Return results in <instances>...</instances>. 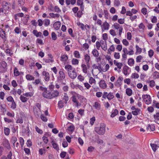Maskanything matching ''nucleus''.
Returning <instances> with one entry per match:
<instances>
[{
    "mask_svg": "<svg viewBox=\"0 0 159 159\" xmlns=\"http://www.w3.org/2000/svg\"><path fill=\"white\" fill-rule=\"evenodd\" d=\"M106 126L104 124H101L100 127H96L95 128V131L98 134L103 135L105 132Z\"/></svg>",
    "mask_w": 159,
    "mask_h": 159,
    "instance_id": "f257e3e1",
    "label": "nucleus"
},
{
    "mask_svg": "<svg viewBox=\"0 0 159 159\" xmlns=\"http://www.w3.org/2000/svg\"><path fill=\"white\" fill-rule=\"evenodd\" d=\"M59 94V92L57 91H54L52 92L49 91L48 94H47L46 98L50 99H52L58 96Z\"/></svg>",
    "mask_w": 159,
    "mask_h": 159,
    "instance_id": "f03ea898",
    "label": "nucleus"
},
{
    "mask_svg": "<svg viewBox=\"0 0 159 159\" xmlns=\"http://www.w3.org/2000/svg\"><path fill=\"white\" fill-rule=\"evenodd\" d=\"M59 75L57 78V80L58 82L61 83L65 79V74L63 71L61 70L59 71Z\"/></svg>",
    "mask_w": 159,
    "mask_h": 159,
    "instance_id": "7ed1b4c3",
    "label": "nucleus"
},
{
    "mask_svg": "<svg viewBox=\"0 0 159 159\" xmlns=\"http://www.w3.org/2000/svg\"><path fill=\"white\" fill-rule=\"evenodd\" d=\"M39 89L43 91V92L42 93L43 96L45 98H46V96H47V94L49 92V91L47 90V88L46 87H43L42 86L39 87Z\"/></svg>",
    "mask_w": 159,
    "mask_h": 159,
    "instance_id": "20e7f679",
    "label": "nucleus"
},
{
    "mask_svg": "<svg viewBox=\"0 0 159 159\" xmlns=\"http://www.w3.org/2000/svg\"><path fill=\"white\" fill-rule=\"evenodd\" d=\"M68 74L69 77L71 79H74L77 76V73L75 71V69H74L72 73L71 72V71L68 72Z\"/></svg>",
    "mask_w": 159,
    "mask_h": 159,
    "instance_id": "39448f33",
    "label": "nucleus"
},
{
    "mask_svg": "<svg viewBox=\"0 0 159 159\" xmlns=\"http://www.w3.org/2000/svg\"><path fill=\"white\" fill-rule=\"evenodd\" d=\"M123 80V78L121 76H120L116 81L115 83V85L117 87H120L122 84V81Z\"/></svg>",
    "mask_w": 159,
    "mask_h": 159,
    "instance_id": "423d86ee",
    "label": "nucleus"
},
{
    "mask_svg": "<svg viewBox=\"0 0 159 159\" xmlns=\"http://www.w3.org/2000/svg\"><path fill=\"white\" fill-rule=\"evenodd\" d=\"M99 86L100 88L103 89L106 88L107 85L104 80H101L99 82Z\"/></svg>",
    "mask_w": 159,
    "mask_h": 159,
    "instance_id": "0eeeda50",
    "label": "nucleus"
},
{
    "mask_svg": "<svg viewBox=\"0 0 159 159\" xmlns=\"http://www.w3.org/2000/svg\"><path fill=\"white\" fill-rule=\"evenodd\" d=\"M3 146L6 148L7 149H9L11 148V147L9 143V141L8 140H5L3 142Z\"/></svg>",
    "mask_w": 159,
    "mask_h": 159,
    "instance_id": "6e6552de",
    "label": "nucleus"
},
{
    "mask_svg": "<svg viewBox=\"0 0 159 159\" xmlns=\"http://www.w3.org/2000/svg\"><path fill=\"white\" fill-rule=\"evenodd\" d=\"M41 104L39 103H36V105L34 107V111L35 112V111H40Z\"/></svg>",
    "mask_w": 159,
    "mask_h": 159,
    "instance_id": "1a4fd4ad",
    "label": "nucleus"
},
{
    "mask_svg": "<svg viewBox=\"0 0 159 159\" xmlns=\"http://www.w3.org/2000/svg\"><path fill=\"white\" fill-rule=\"evenodd\" d=\"M100 42L102 45H101V48L103 50L105 51L107 49V46L106 41H101Z\"/></svg>",
    "mask_w": 159,
    "mask_h": 159,
    "instance_id": "9d476101",
    "label": "nucleus"
},
{
    "mask_svg": "<svg viewBox=\"0 0 159 159\" xmlns=\"http://www.w3.org/2000/svg\"><path fill=\"white\" fill-rule=\"evenodd\" d=\"M53 26L55 29L58 30L61 26V23L59 21H57L53 24Z\"/></svg>",
    "mask_w": 159,
    "mask_h": 159,
    "instance_id": "9b49d317",
    "label": "nucleus"
},
{
    "mask_svg": "<svg viewBox=\"0 0 159 159\" xmlns=\"http://www.w3.org/2000/svg\"><path fill=\"white\" fill-rule=\"evenodd\" d=\"M9 4L6 2H3L2 7L5 10H8L10 8Z\"/></svg>",
    "mask_w": 159,
    "mask_h": 159,
    "instance_id": "f8f14e48",
    "label": "nucleus"
},
{
    "mask_svg": "<svg viewBox=\"0 0 159 159\" xmlns=\"http://www.w3.org/2000/svg\"><path fill=\"white\" fill-rule=\"evenodd\" d=\"M65 69L68 71V72H70V71H71V72L74 69H75V68H73L71 65L69 64L66 65L65 66Z\"/></svg>",
    "mask_w": 159,
    "mask_h": 159,
    "instance_id": "ddd939ff",
    "label": "nucleus"
},
{
    "mask_svg": "<svg viewBox=\"0 0 159 159\" xmlns=\"http://www.w3.org/2000/svg\"><path fill=\"white\" fill-rule=\"evenodd\" d=\"M51 143L53 148L55 149H56L57 151H58L59 150V148L58 147V145L57 144V143H55L54 140L52 141Z\"/></svg>",
    "mask_w": 159,
    "mask_h": 159,
    "instance_id": "4468645a",
    "label": "nucleus"
},
{
    "mask_svg": "<svg viewBox=\"0 0 159 159\" xmlns=\"http://www.w3.org/2000/svg\"><path fill=\"white\" fill-rule=\"evenodd\" d=\"M1 64L2 66L3 69V71L4 72L7 69V63L5 61H2L1 62Z\"/></svg>",
    "mask_w": 159,
    "mask_h": 159,
    "instance_id": "2eb2a0df",
    "label": "nucleus"
},
{
    "mask_svg": "<svg viewBox=\"0 0 159 159\" xmlns=\"http://www.w3.org/2000/svg\"><path fill=\"white\" fill-rule=\"evenodd\" d=\"M81 67L82 68V71L84 73H87V67L86 65L84 64H82L81 66Z\"/></svg>",
    "mask_w": 159,
    "mask_h": 159,
    "instance_id": "dca6fc26",
    "label": "nucleus"
},
{
    "mask_svg": "<svg viewBox=\"0 0 159 159\" xmlns=\"http://www.w3.org/2000/svg\"><path fill=\"white\" fill-rule=\"evenodd\" d=\"M109 24L106 21H105L102 25V26H103L104 30H108L109 29Z\"/></svg>",
    "mask_w": 159,
    "mask_h": 159,
    "instance_id": "f3484780",
    "label": "nucleus"
},
{
    "mask_svg": "<svg viewBox=\"0 0 159 159\" xmlns=\"http://www.w3.org/2000/svg\"><path fill=\"white\" fill-rule=\"evenodd\" d=\"M33 33L36 37H40L42 35L41 32H38L36 30H34L33 31Z\"/></svg>",
    "mask_w": 159,
    "mask_h": 159,
    "instance_id": "a211bd4d",
    "label": "nucleus"
},
{
    "mask_svg": "<svg viewBox=\"0 0 159 159\" xmlns=\"http://www.w3.org/2000/svg\"><path fill=\"white\" fill-rule=\"evenodd\" d=\"M48 134H45L42 137V139L44 142L45 144H47L48 142V139L47 138V136H48Z\"/></svg>",
    "mask_w": 159,
    "mask_h": 159,
    "instance_id": "6ab92c4d",
    "label": "nucleus"
},
{
    "mask_svg": "<svg viewBox=\"0 0 159 159\" xmlns=\"http://www.w3.org/2000/svg\"><path fill=\"white\" fill-rule=\"evenodd\" d=\"M129 67L127 66H125L123 67V72L125 75H128V71Z\"/></svg>",
    "mask_w": 159,
    "mask_h": 159,
    "instance_id": "aec40b11",
    "label": "nucleus"
},
{
    "mask_svg": "<svg viewBox=\"0 0 159 159\" xmlns=\"http://www.w3.org/2000/svg\"><path fill=\"white\" fill-rule=\"evenodd\" d=\"M92 52L93 56L95 57H97L99 55L98 52L96 49H94L93 50Z\"/></svg>",
    "mask_w": 159,
    "mask_h": 159,
    "instance_id": "412c9836",
    "label": "nucleus"
},
{
    "mask_svg": "<svg viewBox=\"0 0 159 159\" xmlns=\"http://www.w3.org/2000/svg\"><path fill=\"white\" fill-rule=\"evenodd\" d=\"M68 59V57L66 55H62L61 57V61H64L67 60Z\"/></svg>",
    "mask_w": 159,
    "mask_h": 159,
    "instance_id": "4be33fe9",
    "label": "nucleus"
},
{
    "mask_svg": "<svg viewBox=\"0 0 159 159\" xmlns=\"http://www.w3.org/2000/svg\"><path fill=\"white\" fill-rule=\"evenodd\" d=\"M118 110L117 109H115L114 110V111L111 113V117L112 118L114 117L117 115L118 114Z\"/></svg>",
    "mask_w": 159,
    "mask_h": 159,
    "instance_id": "5701e85b",
    "label": "nucleus"
},
{
    "mask_svg": "<svg viewBox=\"0 0 159 159\" xmlns=\"http://www.w3.org/2000/svg\"><path fill=\"white\" fill-rule=\"evenodd\" d=\"M20 72L18 71V69L16 67H15L14 70V76H17L20 75Z\"/></svg>",
    "mask_w": 159,
    "mask_h": 159,
    "instance_id": "b1692460",
    "label": "nucleus"
},
{
    "mask_svg": "<svg viewBox=\"0 0 159 159\" xmlns=\"http://www.w3.org/2000/svg\"><path fill=\"white\" fill-rule=\"evenodd\" d=\"M26 78L27 80H34V77L30 74H28L26 75Z\"/></svg>",
    "mask_w": 159,
    "mask_h": 159,
    "instance_id": "393cba45",
    "label": "nucleus"
},
{
    "mask_svg": "<svg viewBox=\"0 0 159 159\" xmlns=\"http://www.w3.org/2000/svg\"><path fill=\"white\" fill-rule=\"evenodd\" d=\"M132 90L130 88H127L126 89V93L129 96H130L132 94Z\"/></svg>",
    "mask_w": 159,
    "mask_h": 159,
    "instance_id": "a878e982",
    "label": "nucleus"
},
{
    "mask_svg": "<svg viewBox=\"0 0 159 159\" xmlns=\"http://www.w3.org/2000/svg\"><path fill=\"white\" fill-rule=\"evenodd\" d=\"M84 59L86 63H89L90 59V57L88 54H86L84 55Z\"/></svg>",
    "mask_w": 159,
    "mask_h": 159,
    "instance_id": "bb28decb",
    "label": "nucleus"
},
{
    "mask_svg": "<svg viewBox=\"0 0 159 159\" xmlns=\"http://www.w3.org/2000/svg\"><path fill=\"white\" fill-rule=\"evenodd\" d=\"M75 127L73 125H71L68 127L67 130L68 131L73 132L74 131Z\"/></svg>",
    "mask_w": 159,
    "mask_h": 159,
    "instance_id": "cd10ccee",
    "label": "nucleus"
},
{
    "mask_svg": "<svg viewBox=\"0 0 159 159\" xmlns=\"http://www.w3.org/2000/svg\"><path fill=\"white\" fill-rule=\"evenodd\" d=\"M114 96L113 95V93L111 92L109 93L108 94L107 99L109 100H111L113 99Z\"/></svg>",
    "mask_w": 159,
    "mask_h": 159,
    "instance_id": "c85d7f7f",
    "label": "nucleus"
},
{
    "mask_svg": "<svg viewBox=\"0 0 159 159\" xmlns=\"http://www.w3.org/2000/svg\"><path fill=\"white\" fill-rule=\"evenodd\" d=\"M149 98L148 99H146L145 101V102L146 104L147 105H148L149 104H150L152 102V99L151 98L150 96H149V97L148 96Z\"/></svg>",
    "mask_w": 159,
    "mask_h": 159,
    "instance_id": "c756f323",
    "label": "nucleus"
},
{
    "mask_svg": "<svg viewBox=\"0 0 159 159\" xmlns=\"http://www.w3.org/2000/svg\"><path fill=\"white\" fill-rule=\"evenodd\" d=\"M115 50V48L113 45H112L110 48H109L108 49V53L110 54H111V51L114 52Z\"/></svg>",
    "mask_w": 159,
    "mask_h": 159,
    "instance_id": "7c9ffc66",
    "label": "nucleus"
},
{
    "mask_svg": "<svg viewBox=\"0 0 159 159\" xmlns=\"http://www.w3.org/2000/svg\"><path fill=\"white\" fill-rule=\"evenodd\" d=\"M134 61L133 58H129L128 60V64L129 66H131L134 64Z\"/></svg>",
    "mask_w": 159,
    "mask_h": 159,
    "instance_id": "2f4dec72",
    "label": "nucleus"
},
{
    "mask_svg": "<svg viewBox=\"0 0 159 159\" xmlns=\"http://www.w3.org/2000/svg\"><path fill=\"white\" fill-rule=\"evenodd\" d=\"M83 13H82V11H79L77 12V13L75 15V16L79 18H80L81 17V16L83 15Z\"/></svg>",
    "mask_w": 159,
    "mask_h": 159,
    "instance_id": "473e14b6",
    "label": "nucleus"
},
{
    "mask_svg": "<svg viewBox=\"0 0 159 159\" xmlns=\"http://www.w3.org/2000/svg\"><path fill=\"white\" fill-rule=\"evenodd\" d=\"M74 56L77 58H80V55L79 53V52L77 51H75L74 52Z\"/></svg>",
    "mask_w": 159,
    "mask_h": 159,
    "instance_id": "72a5a7b5",
    "label": "nucleus"
},
{
    "mask_svg": "<svg viewBox=\"0 0 159 159\" xmlns=\"http://www.w3.org/2000/svg\"><path fill=\"white\" fill-rule=\"evenodd\" d=\"M4 134L6 135H8L10 134V129L7 128H5L4 129Z\"/></svg>",
    "mask_w": 159,
    "mask_h": 159,
    "instance_id": "f704fd0d",
    "label": "nucleus"
},
{
    "mask_svg": "<svg viewBox=\"0 0 159 159\" xmlns=\"http://www.w3.org/2000/svg\"><path fill=\"white\" fill-rule=\"evenodd\" d=\"M20 98L21 101L23 102H26L28 100V98H27L24 97L22 95L20 96Z\"/></svg>",
    "mask_w": 159,
    "mask_h": 159,
    "instance_id": "c9c22d12",
    "label": "nucleus"
},
{
    "mask_svg": "<svg viewBox=\"0 0 159 159\" xmlns=\"http://www.w3.org/2000/svg\"><path fill=\"white\" fill-rule=\"evenodd\" d=\"M58 106L60 108H61L64 106V103L62 100H60L58 102Z\"/></svg>",
    "mask_w": 159,
    "mask_h": 159,
    "instance_id": "e433bc0d",
    "label": "nucleus"
},
{
    "mask_svg": "<svg viewBox=\"0 0 159 159\" xmlns=\"http://www.w3.org/2000/svg\"><path fill=\"white\" fill-rule=\"evenodd\" d=\"M135 48L136 49V54L137 53H140L142 52V50L141 48H139L138 45H136Z\"/></svg>",
    "mask_w": 159,
    "mask_h": 159,
    "instance_id": "4c0bfd02",
    "label": "nucleus"
},
{
    "mask_svg": "<svg viewBox=\"0 0 159 159\" xmlns=\"http://www.w3.org/2000/svg\"><path fill=\"white\" fill-rule=\"evenodd\" d=\"M150 145L153 150L154 152H155L156 150V148L157 145L156 144L151 143Z\"/></svg>",
    "mask_w": 159,
    "mask_h": 159,
    "instance_id": "58836bf2",
    "label": "nucleus"
},
{
    "mask_svg": "<svg viewBox=\"0 0 159 159\" xmlns=\"http://www.w3.org/2000/svg\"><path fill=\"white\" fill-rule=\"evenodd\" d=\"M19 140L20 146L21 148H22L24 143V140L23 138L21 137L20 138Z\"/></svg>",
    "mask_w": 159,
    "mask_h": 159,
    "instance_id": "ea45409f",
    "label": "nucleus"
},
{
    "mask_svg": "<svg viewBox=\"0 0 159 159\" xmlns=\"http://www.w3.org/2000/svg\"><path fill=\"white\" fill-rule=\"evenodd\" d=\"M17 140V138L15 136H13L11 139V141L12 143L14 146H15V143Z\"/></svg>",
    "mask_w": 159,
    "mask_h": 159,
    "instance_id": "a19ab883",
    "label": "nucleus"
},
{
    "mask_svg": "<svg viewBox=\"0 0 159 159\" xmlns=\"http://www.w3.org/2000/svg\"><path fill=\"white\" fill-rule=\"evenodd\" d=\"M93 107H94L96 109L98 108H100V104L98 102H95L94 103V105L93 106Z\"/></svg>",
    "mask_w": 159,
    "mask_h": 159,
    "instance_id": "79ce46f5",
    "label": "nucleus"
},
{
    "mask_svg": "<svg viewBox=\"0 0 159 159\" xmlns=\"http://www.w3.org/2000/svg\"><path fill=\"white\" fill-rule=\"evenodd\" d=\"M98 70L99 71V72H101L102 71H104V70L102 67L100 63H98Z\"/></svg>",
    "mask_w": 159,
    "mask_h": 159,
    "instance_id": "37998d69",
    "label": "nucleus"
},
{
    "mask_svg": "<svg viewBox=\"0 0 159 159\" xmlns=\"http://www.w3.org/2000/svg\"><path fill=\"white\" fill-rule=\"evenodd\" d=\"M40 118L41 120L44 122H46L48 120L47 117L46 116H45L43 114H42L40 116Z\"/></svg>",
    "mask_w": 159,
    "mask_h": 159,
    "instance_id": "c03bdc74",
    "label": "nucleus"
},
{
    "mask_svg": "<svg viewBox=\"0 0 159 159\" xmlns=\"http://www.w3.org/2000/svg\"><path fill=\"white\" fill-rule=\"evenodd\" d=\"M104 13L105 14V17L106 19H107L109 16V13L108 11L106 10H104L103 11Z\"/></svg>",
    "mask_w": 159,
    "mask_h": 159,
    "instance_id": "a18cd8bd",
    "label": "nucleus"
},
{
    "mask_svg": "<svg viewBox=\"0 0 159 159\" xmlns=\"http://www.w3.org/2000/svg\"><path fill=\"white\" fill-rule=\"evenodd\" d=\"M72 63L73 65H77L79 63V61L76 59H73L72 60Z\"/></svg>",
    "mask_w": 159,
    "mask_h": 159,
    "instance_id": "49530a36",
    "label": "nucleus"
},
{
    "mask_svg": "<svg viewBox=\"0 0 159 159\" xmlns=\"http://www.w3.org/2000/svg\"><path fill=\"white\" fill-rule=\"evenodd\" d=\"M96 80L94 79L92 77H91L89 79V83L90 84H92L93 83H95Z\"/></svg>",
    "mask_w": 159,
    "mask_h": 159,
    "instance_id": "de8ad7c7",
    "label": "nucleus"
},
{
    "mask_svg": "<svg viewBox=\"0 0 159 159\" xmlns=\"http://www.w3.org/2000/svg\"><path fill=\"white\" fill-rule=\"evenodd\" d=\"M52 38L53 40H55L57 39V35L54 32H52L51 34Z\"/></svg>",
    "mask_w": 159,
    "mask_h": 159,
    "instance_id": "09e8293b",
    "label": "nucleus"
},
{
    "mask_svg": "<svg viewBox=\"0 0 159 159\" xmlns=\"http://www.w3.org/2000/svg\"><path fill=\"white\" fill-rule=\"evenodd\" d=\"M44 25L45 26H47L49 25L50 24V20L48 19H46L44 21Z\"/></svg>",
    "mask_w": 159,
    "mask_h": 159,
    "instance_id": "8fccbe9b",
    "label": "nucleus"
},
{
    "mask_svg": "<svg viewBox=\"0 0 159 159\" xmlns=\"http://www.w3.org/2000/svg\"><path fill=\"white\" fill-rule=\"evenodd\" d=\"M66 152H62L60 154V157L61 158H64L66 155Z\"/></svg>",
    "mask_w": 159,
    "mask_h": 159,
    "instance_id": "3c124183",
    "label": "nucleus"
},
{
    "mask_svg": "<svg viewBox=\"0 0 159 159\" xmlns=\"http://www.w3.org/2000/svg\"><path fill=\"white\" fill-rule=\"evenodd\" d=\"M23 95L26 97H31L33 95V93L31 92L23 94Z\"/></svg>",
    "mask_w": 159,
    "mask_h": 159,
    "instance_id": "603ef678",
    "label": "nucleus"
},
{
    "mask_svg": "<svg viewBox=\"0 0 159 159\" xmlns=\"http://www.w3.org/2000/svg\"><path fill=\"white\" fill-rule=\"evenodd\" d=\"M35 129L37 132L40 134H42L43 133V131L37 126L35 127Z\"/></svg>",
    "mask_w": 159,
    "mask_h": 159,
    "instance_id": "864d4df0",
    "label": "nucleus"
},
{
    "mask_svg": "<svg viewBox=\"0 0 159 159\" xmlns=\"http://www.w3.org/2000/svg\"><path fill=\"white\" fill-rule=\"evenodd\" d=\"M69 100V97L68 96L65 95L63 98V100H64V102L66 104L67 103V102Z\"/></svg>",
    "mask_w": 159,
    "mask_h": 159,
    "instance_id": "5fc2aeb1",
    "label": "nucleus"
},
{
    "mask_svg": "<svg viewBox=\"0 0 159 159\" xmlns=\"http://www.w3.org/2000/svg\"><path fill=\"white\" fill-rule=\"evenodd\" d=\"M141 12L144 15H146L147 14V8L145 7L143 8L141 10Z\"/></svg>",
    "mask_w": 159,
    "mask_h": 159,
    "instance_id": "6e6d98bb",
    "label": "nucleus"
},
{
    "mask_svg": "<svg viewBox=\"0 0 159 159\" xmlns=\"http://www.w3.org/2000/svg\"><path fill=\"white\" fill-rule=\"evenodd\" d=\"M143 58V57L139 55L137 56L136 57V61L137 62H139L141 61V60Z\"/></svg>",
    "mask_w": 159,
    "mask_h": 159,
    "instance_id": "4d7b16f0",
    "label": "nucleus"
},
{
    "mask_svg": "<svg viewBox=\"0 0 159 159\" xmlns=\"http://www.w3.org/2000/svg\"><path fill=\"white\" fill-rule=\"evenodd\" d=\"M18 2L19 6H21L24 5L25 0H18Z\"/></svg>",
    "mask_w": 159,
    "mask_h": 159,
    "instance_id": "13d9d810",
    "label": "nucleus"
},
{
    "mask_svg": "<svg viewBox=\"0 0 159 159\" xmlns=\"http://www.w3.org/2000/svg\"><path fill=\"white\" fill-rule=\"evenodd\" d=\"M153 75L156 78L158 79L159 78V73L157 71H155L153 73Z\"/></svg>",
    "mask_w": 159,
    "mask_h": 159,
    "instance_id": "bf43d9fd",
    "label": "nucleus"
},
{
    "mask_svg": "<svg viewBox=\"0 0 159 159\" xmlns=\"http://www.w3.org/2000/svg\"><path fill=\"white\" fill-rule=\"evenodd\" d=\"M114 57L116 59H119L120 58V53L118 52H115L114 55Z\"/></svg>",
    "mask_w": 159,
    "mask_h": 159,
    "instance_id": "052dcab7",
    "label": "nucleus"
},
{
    "mask_svg": "<svg viewBox=\"0 0 159 159\" xmlns=\"http://www.w3.org/2000/svg\"><path fill=\"white\" fill-rule=\"evenodd\" d=\"M150 86L151 87H153L155 85V82L153 80H152L149 81Z\"/></svg>",
    "mask_w": 159,
    "mask_h": 159,
    "instance_id": "680f3d73",
    "label": "nucleus"
},
{
    "mask_svg": "<svg viewBox=\"0 0 159 159\" xmlns=\"http://www.w3.org/2000/svg\"><path fill=\"white\" fill-rule=\"evenodd\" d=\"M131 77H133L135 79H137L139 77V75L137 73H133L131 75Z\"/></svg>",
    "mask_w": 159,
    "mask_h": 159,
    "instance_id": "e2e57ef3",
    "label": "nucleus"
},
{
    "mask_svg": "<svg viewBox=\"0 0 159 159\" xmlns=\"http://www.w3.org/2000/svg\"><path fill=\"white\" fill-rule=\"evenodd\" d=\"M26 144L27 147H30L32 146V144L30 139L27 140L26 143Z\"/></svg>",
    "mask_w": 159,
    "mask_h": 159,
    "instance_id": "0e129e2a",
    "label": "nucleus"
},
{
    "mask_svg": "<svg viewBox=\"0 0 159 159\" xmlns=\"http://www.w3.org/2000/svg\"><path fill=\"white\" fill-rule=\"evenodd\" d=\"M23 122V120L22 119V117H19L18 119L16 120V123H17L22 124Z\"/></svg>",
    "mask_w": 159,
    "mask_h": 159,
    "instance_id": "69168bd1",
    "label": "nucleus"
},
{
    "mask_svg": "<svg viewBox=\"0 0 159 159\" xmlns=\"http://www.w3.org/2000/svg\"><path fill=\"white\" fill-rule=\"evenodd\" d=\"M154 52L153 50H150L148 51V55L150 57H152L153 55Z\"/></svg>",
    "mask_w": 159,
    "mask_h": 159,
    "instance_id": "338daca9",
    "label": "nucleus"
},
{
    "mask_svg": "<svg viewBox=\"0 0 159 159\" xmlns=\"http://www.w3.org/2000/svg\"><path fill=\"white\" fill-rule=\"evenodd\" d=\"M153 116L155 119L157 120H159V112L157 113L155 115H154Z\"/></svg>",
    "mask_w": 159,
    "mask_h": 159,
    "instance_id": "774afa93",
    "label": "nucleus"
}]
</instances>
